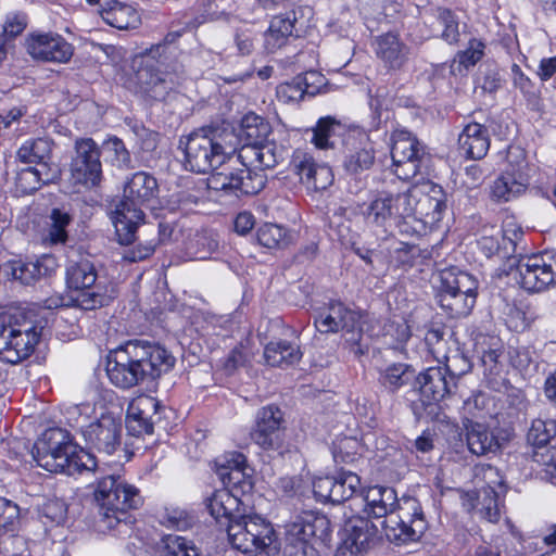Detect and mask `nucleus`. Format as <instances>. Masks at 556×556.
Instances as JSON below:
<instances>
[{
	"mask_svg": "<svg viewBox=\"0 0 556 556\" xmlns=\"http://www.w3.org/2000/svg\"><path fill=\"white\" fill-rule=\"evenodd\" d=\"M442 188L427 181L406 190L379 192L364 208L365 222L384 231L397 228L405 235L422 236L442 219L445 208Z\"/></svg>",
	"mask_w": 556,
	"mask_h": 556,
	"instance_id": "nucleus-1",
	"label": "nucleus"
},
{
	"mask_svg": "<svg viewBox=\"0 0 556 556\" xmlns=\"http://www.w3.org/2000/svg\"><path fill=\"white\" fill-rule=\"evenodd\" d=\"M364 511L380 520V528L390 542H415L427 529L419 501L413 496L399 498L393 488L369 486L364 492Z\"/></svg>",
	"mask_w": 556,
	"mask_h": 556,
	"instance_id": "nucleus-2",
	"label": "nucleus"
},
{
	"mask_svg": "<svg viewBox=\"0 0 556 556\" xmlns=\"http://www.w3.org/2000/svg\"><path fill=\"white\" fill-rule=\"evenodd\" d=\"M185 150V166L195 173H208L226 163H237L238 136L233 128L204 127L180 141Z\"/></svg>",
	"mask_w": 556,
	"mask_h": 556,
	"instance_id": "nucleus-3",
	"label": "nucleus"
},
{
	"mask_svg": "<svg viewBox=\"0 0 556 556\" xmlns=\"http://www.w3.org/2000/svg\"><path fill=\"white\" fill-rule=\"evenodd\" d=\"M31 454L37 465L49 472L74 476L97 468L96 457L73 443L62 428L47 429L35 442Z\"/></svg>",
	"mask_w": 556,
	"mask_h": 556,
	"instance_id": "nucleus-4",
	"label": "nucleus"
},
{
	"mask_svg": "<svg viewBox=\"0 0 556 556\" xmlns=\"http://www.w3.org/2000/svg\"><path fill=\"white\" fill-rule=\"evenodd\" d=\"M106 431L112 435V443L106 442V455L117 450L121 452L116 470L112 473H106V479L111 480V489L106 491V528H113L119 523L127 527L128 522H130L128 511L137 509L142 504V498L136 486L121 480L119 471H122L124 463L128 462L131 456L125 448L119 446L121 420L116 421L113 418L111 425L106 426Z\"/></svg>",
	"mask_w": 556,
	"mask_h": 556,
	"instance_id": "nucleus-5",
	"label": "nucleus"
},
{
	"mask_svg": "<svg viewBox=\"0 0 556 556\" xmlns=\"http://www.w3.org/2000/svg\"><path fill=\"white\" fill-rule=\"evenodd\" d=\"M227 527L231 546L250 556H256L270 548L276 549L277 535L274 527L260 515L252 514L249 506Z\"/></svg>",
	"mask_w": 556,
	"mask_h": 556,
	"instance_id": "nucleus-6",
	"label": "nucleus"
},
{
	"mask_svg": "<svg viewBox=\"0 0 556 556\" xmlns=\"http://www.w3.org/2000/svg\"><path fill=\"white\" fill-rule=\"evenodd\" d=\"M478 281L476 278L455 267L440 273L437 300L442 309L453 318L470 314L477 300Z\"/></svg>",
	"mask_w": 556,
	"mask_h": 556,
	"instance_id": "nucleus-7",
	"label": "nucleus"
},
{
	"mask_svg": "<svg viewBox=\"0 0 556 556\" xmlns=\"http://www.w3.org/2000/svg\"><path fill=\"white\" fill-rule=\"evenodd\" d=\"M42 332V327L31 320L10 317L0 327V358L9 364H17L34 351Z\"/></svg>",
	"mask_w": 556,
	"mask_h": 556,
	"instance_id": "nucleus-8",
	"label": "nucleus"
},
{
	"mask_svg": "<svg viewBox=\"0 0 556 556\" xmlns=\"http://www.w3.org/2000/svg\"><path fill=\"white\" fill-rule=\"evenodd\" d=\"M516 280L529 292H541L556 285V251L545 250L522 257L517 265Z\"/></svg>",
	"mask_w": 556,
	"mask_h": 556,
	"instance_id": "nucleus-9",
	"label": "nucleus"
},
{
	"mask_svg": "<svg viewBox=\"0 0 556 556\" xmlns=\"http://www.w3.org/2000/svg\"><path fill=\"white\" fill-rule=\"evenodd\" d=\"M325 517L309 514L296 517L286 525L285 556H318L315 547L317 531L326 528Z\"/></svg>",
	"mask_w": 556,
	"mask_h": 556,
	"instance_id": "nucleus-10",
	"label": "nucleus"
},
{
	"mask_svg": "<svg viewBox=\"0 0 556 556\" xmlns=\"http://www.w3.org/2000/svg\"><path fill=\"white\" fill-rule=\"evenodd\" d=\"M391 155L393 173L402 180L415 177L427 157L424 146L406 129L393 131Z\"/></svg>",
	"mask_w": 556,
	"mask_h": 556,
	"instance_id": "nucleus-11",
	"label": "nucleus"
},
{
	"mask_svg": "<svg viewBox=\"0 0 556 556\" xmlns=\"http://www.w3.org/2000/svg\"><path fill=\"white\" fill-rule=\"evenodd\" d=\"M315 326L323 333L345 331L351 333V341L356 346L355 354H361L358 342L362 338L361 314L350 309L341 302H330L327 311L320 313L315 319Z\"/></svg>",
	"mask_w": 556,
	"mask_h": 556,
	"instance_id": "nucleus-12",
	"label": "nucleus"
},
{
	"mask_svg": "<svg viewBox=\"0 0 556 556\" xmlns=\"http://www.w3.org/2000/svg\"><path fill=\"white\" fill-rule=\"evenodd\" d=\"M76 155L71 163V179L75 185L90 188L101 181V151L97 143L85 138L76 141Z\"/></svg>",
	"mask_w": 556,
	"mask_h": 556,
	"instance_id": "nucleus-13",
	"label": "nucleus"
},
{
	"mask_svg": "<svg viewBox=\"0 0 556 556\" xmlns=\"http://www.w3.org/2000/svg\"><path fill=\"white\" fill-rule=\"evenodd\" d=\"M285 431L282 410L275 405H267L257 410L251 439L265 451H277L283 445Z\"/></svg>",
	"mask_w": 556,
	"mask_h": 556,
	"instance_id": "nucleus-14",
	"label": "nucleus"
},
{
	"mask_svg": "<svg viewBox=\"0 0 556 556\" xmlns=\"http://www.w3.org/2000/svg\"><path fill=\"white\" fill-rule=\"evenodd\" d=\"M132 352L134 349L128 341L124 345L110 350L106 355V376L116 387L130 388L143 379V370L135 361Z\"/></svg>",
	"mask_w": 556,
	"mask_h": 556,
	"instance_id": "nucleus-15",
	"label": "nucleus"
},
{
	"mask_svg": "<svg viewBox=\"0 0 556 556\" xmlns=\"http://www.w3.org/2000/svg\"><path fill=\"white\" fill-rule=\"evenodd\" d=\"M290 165L308 191H324L333 182L332 169L325 163H317L305 150H294Z\"/></svg>",
	"mask_w": 556,
	"mask_h": 556,
	"instance_id": "nucleus-16",
	"label": "nucleus"
},
{
	"mask_svg": "<svg viewBox=\"0 0 556 556\" xmlns=\"http://www.w3.org/2000/svg\"><path fill=\"white\" fill-rule=\"evenodd\" d=\"M375 147L370 135L359 128L353 127L348 130L344 138V161L346 172L357 174L369 169L375 162Z\"/></svg>",
	"mask_w": 556,
	"mask_h": 556,
	"instance_id": "nucleus-17",
	"label": "nucleus"
},
{
	"mask_svg": "<svg viewBox=\"0 0 556 556\" xmlns=\"http://www.w3.org/2000/svg\"><path fill=\"white\" fill-rule=\"evenodd\" d=\"M458 363L454 364V367L448 369L447 363L444 367H429L424 372H420L417 377V384L419 388L421 401L425 405H429L432 402H439L443 400L452 391V387L455 386V376L463 375L459 372Z\"/></svg>",
	"mask_w": 556,
	"mask_h": 556,
	"instance_id": "nucleus-18",
	"label": "nucleus"
},
{
	"mask_svg": "<svg viewBox=\"0 0 556 556\" xmlns=\"http://www.w3.org/2000/svg\"><path fill=\"white\" fill-rule=\"evenodd\" d=\"M485 485L478 491L475 508L490 522H497L501 517V498L506 493L504 479L498 469L488 465L482 468Z\"/></svg>",
	"mask_w": 556,
	"mask_h": 556,
	"instance_id": "nucleus-19",
	"label": "nucleus"
},
{
	"mask_svg": "<svg viewBox=\"0 0 556 556\" xmlns=\"http://www.w3.org/2000/svg\"><path fill=\"white\" fill-rule=\"evenodd\" d=\"M96 279L94 267L88 260L68 263L66 267V285L72 290L84 291L77 298L79 305L84 309H94L98 306H102L103 296L89 291L94 285Z\"/></svg>",
	"mask_w": 556,
	"mask_h": 556,
	"instance_id": "nucleus-20",
	"label": "nucleus"
},
{
	"mask_svg": "<svg viewBox=\"0 0 556 556\" xmlns=\"http://www.w3.org/2000/svg\"><path fill=\"white\" fill-rule=\"evenodd\" d=\"M27 52L33 59L66 63L73 55V46L67 42L61 35L47 33V34H33L26 39Z\"/></svg>",
	"mask_w": 556,
	"mask_h": 556,
	"instance_id": "nucleus-21",
	"label": "nucleus"
},
{
	"mask_svg": "<svg viewBox=\"0 0 556 556\" xmlns=\"http://www.w3.org/2000/svg\"><path fill=\"white\" fill-rule=\"evenodd\" d=\"M135 62L139 64L136 72L139 91L151 99L164 100L174 88L173 78L168 74L156 71L154 62L146 54L138 56Z\"/></svg>",
	"mask_w": 556,
	"mask_h": 556,
	"instance_id": "nucleus-22",
	"label": "nucleus"
},
{
	"mask_svg": "<svg viewBox=\"0 0 556 556\" xmlns=\"http://www.w3.org/2000/svg\"><path fill=\"white\" fill-rule=\"evenodd\" d=\"M134 349L132 356L143 370V378H156L168 371L175 358L161 345L144 341H130Z\"/></svg>",
	"mask_w": 556,
	"mask_h": 556,
	"instance_id": "nucleus-23",
	"label": "nucleus"
},
{
	"mask_svg": "<svg viewBox=\"0 0 556 556\" xmlns=\"http://www.w3.org/2000/svg\"><path fill=\"white\" fill-rule=\"evenodd\" d=\"M237 151L236 162L250 170L273 168L283 156L282 148L266 140L255 144H243Z\"/></svg>",
	"mask_w": 556,
	"mask_h": 556,
	"instance_id": "nucleus-24",
	"label": "nucleus"
},
{
	"mask_svg": "<svg viewBox=\"0 0 556 556\" xmlns=\"http://www.w3.org/2000/svg\"><path fill=\"white\" fill-rule=\"evenodd\" d=\"M159 403L156 399L150 395L141 394L134 397L127 406L126 429L129 434L139 437L151 434L153 432L152 416L157 410Z\"/></svg>",
	"mask_w": 556,
	"mask_h": 556,
	"instance_id": "nucleus-25",
	"label": "nucleus"
},
{
	"mask_svg": "<svg viewBox=\"0 0 556 556\" xmlns=\"http://www.w3.org/2000/svg\"><path fill=\"white\" fill-rule=\"evenodd\" d=\"M378 532V526L369 519L361 516L351 517L343 527V545L356 556L369 548Z\"/></svg>",
	"mask_w": 556,
	"mask_h": 556,
	"instance_id": "nucleus-26",
	"label": "nucleus"
},
{
	"mask_svg": "<svg viewBox=\"0 0 556 556\" xmlns=\"http://www.w3.org/2000/svg\"><path fill=\"white\" fill-rule=\"evenodd\" d=\"M111 219L118 243L128 245L135 241L137 229L144 222V214L136 203L123 200L116 206Z\"/></svg>",
	"mask_w": 556,
	"mask_h": 556,
	"instance_id": "nucleus-27",
	"label": "nucleus"
},
{
	"mask_svg": "<svg viewBox=\"0 0 556 556\" xmlns=\"http://www.w3.org/2000/svg\"><path fill=\"white\" fill-rule=\"evenodd\" d=\"M249 506L245 501L227 489L215 491L206 500V507L212 517L227 526L237 519L243 511L242 507Z\"/></svg>",
	"mask_w": 556,
	"mask_h": 556,
	"instance_id": "nucleus-28",
	"label": "nucleus"
},
{
	"mask_svg": "<svg viewBox=\"0 0 556 556\" xmlns=\"http://www.w3.org/2000/svg\"><path fill=\"white\" fill-rule=\"evenodd\" d=\"M55 267V258L51 255H43L36 261H10L8 263V274L23 285H31L41 277L50 275Z\"/></svg>",
	"mask_w": 556,
	"mask_h": 556,
	"instance_id": "nucleus-29",
	"label": "nucleus"
},
{
	"mask_svg": "<svg viewBox=\"0 0 556 556\" xmlns=\"http://www.w3.org/2000/svg\"><path fill=\"white\" fill-rule=\"evenodd\" d=\"M377 58L389 68H401L409 55V48L396 34L387 33L378 36L374 42Z\"/></svg>",
	"mask_w": 556,
	"mask_h": 556,
	"instance_id": "nucleus-30",
	"label": "nucleus"
},
{
	"mask_svg": "<svg viewBox=\"0 0 556 556\" xmlns=\"http://www.w3.org/2000/svg\"><path fill=\"white\" fill-rule=\"evenodd\" d=\"M486 127L479 123L467 124L458 136V146L467 159L482 160L490 149Z\"/></svg>",
	"mask_w": 556,
	"mask_h": 556,
	"instance_id": "nucleus-31",
	"label": "nucleus"
},
{
	"mask_svg": "<svg viewBox=\"0 0 556 556\" xmlns=\"http://www.w3.org/2000/svg\"><path fill=\"white\" fill-rule=\"evenodd\" d=\"M530 185L528 176L503 170L490 186V198L496 203H505L522 195Z\"/></svg>",
	"mask_w": 556,
	"mask_h": 556,
	"instance_id": "nucleus-32",
	"label": "nucleus"
},
{
	"mask_svg": "<svg viewBox=\"0 0 556 556\" xmlns=\"http://www.w3.org/2000/svg\"><path fill=\"white\" fill-rule=\"evenodd\" d=\"M476 352L480 355L484 367V375L491 378L500 376L503 371V343L500 339L490 336H479L475 343Z\"/></svg>",
	"mask_w": 556,
	"mask_h": 556,
	"instance_id": "nucleus-33",
	"label": "nucleus"
},
{
	"mask_svg": "<svg viewBox=\"0 0 556 556\" xmlns=\"http://www.w3.org/2000/svg\"><path fill=\"white\" fill-rule=\"evenodd\" d=\"M303 27L296 18V11L274 16L265 36L267 48L271 51L280 48L290 36H299Z\"/></svg>",
	"mask_w": 556,
	"mask_h": 556,
	"instance_id": "nucleus-34",
	"label": "nucleus"
},
{
	"mask_svg": "<svg viewBox=\"0 0 556 556\" xmlns=\"http://www.w3.org/2000/svg\"><path fill=\"white\" fill-rule=\"evenodd\" d=\"M157 181L146 172H138L131 176L124 187V200L142 205L156 197Z\"/></svg>",
	"mask_w": 556,
	"mask_h": 556,
	"instance_id": "nucleus-35",
	"label": "nucleus"
},
{
	"mask_svg": "<svg viewBox=\"0 0 556 556\" xmlns=\"http://www.w3.org/2000/svg\"><path fill=\"white\" fill-rule=\"evenodd\" d=\"M106 24L119 30L134 29L141 24V17L131 5L106 0Z\"/></svg>",
	"mask_w": 556,
	"mask_h": 556,
	"instance_id": "nucleus-36",
	"label": "nucleus"
},
{
	"mask_svg": "<svg viewBox=\"0 0 556 556\" xmlns=\"http://www.w3.org/2000/svg\"><path fill=\"white\" fill-rule=\"evenodd\" d=\"M466 430L468 448L472 454L485 455L498 448L497 438L483 424L468 421Z\"/></svg>",
	"mask_w": 556,
	"mask_h": 556,
	"instance_id": "nucleus-37",
	"label": "nucleus"
},
{
	"mask_svg": "<svg viewBox=\"0 0 556 556\" xmlns=\"http://www.w3.org/2000/svg\"><path fill=\"white\" fill-rule=\"evenodd\" d=\"M270 134V125L260 115L250 112L247 113L240 123L238 136V146L241 140H244V144H255L266 140Z\"/></svg>",
	"mask_w": 556,
	"mask_h": 556,
	"instance_id": "nucleus-38",
	"label": "nucleus"
},
{
	"mask_svg": "<svg viewBox=\"0 0 556 556\" xmlns=\"http://www.w3.org/2000/svg\"><path fill=\"white\" fill-rule=\"evenodd\" d=\"M425 342L429 348L430 353L439 363H447V368L454 367L455 363H462L463 367L459 372H467L470 369L469 362L459 353L447 356L445 353V342L443 340V332L440 329H429L425 336Z\"/></svg>",
	"mask_w": 556,
	"mask_h": 556,
	"instance_id": "nucleus-39",
	"label": "nucleus"
},
{
	"mask_svg": "<svg viewBox=\"0 0 556 556\" xmlns=\"http://www.w3.org/2000/svg\"><path fill=\"white\" fill-rule=\"evenodd\" d=\"M52 151V142L47 138L26 140L18 149V160L27 164H39L42 169H49L47 160Z\"/></svg>",
	"mask_w": 556,
	"mask_h": 556,
	"instance_id": "nucleus-40",
	"label": "nucleus"
},
{
	"mask_svg": "<svg viewBox=\"0 0 556 556\" xmlns=\"http://www.w3.org/2000/svg\"><path fill=\"white\" fill-rule=\"evenodd\" d=\"M342 125L330 116L320 117L313 130L311 142L319 150L334 148L336 137L341 135Z\"/></svg>",
	"mask_w": 556,
	"mask_h": 556,
	"instance_id": "nucleus-41",
	"label": "nucleus"
},
{
	"mask_svg": "<svg viewBox=\"0 0 556 556\" xmlns=\"http://www.w3.org/2000/svg\"><path fill=\"white\" fill-rule=\"evenodd\" d=\"M366 446L356 437H338L332 442V455L337 463L353 464L364 456Z\"/></svg>",
	"mask_w": 556,
	"mask_h": 556,
	"instance_id": "nucleus-42",
	"label": "nucleus"
},
{
	"mask_svg": "<svg viewBox=\"0 0 556 556\" xmlns=\"http://www.w3.org/2000/svg\"><path fill=\"white\" fill-rule=\"evenodd\" d=\"M300 357L299 348L287 341L270 342L264 350L265 362L273 367L294 364Z\"/></svg>",
	"mask_w": 556,
	"mask_h": 556,
	"instance_id": "nucleus-43",
	"label": "nucleus"
},
{
	"mask_svg": "<svg viewBox=\"0 0 556 556\" xmlns=\"http://www.w3.org/2000/svg\"><path fill=\"white\" fill-rule=\"evenodd\" d=\"M55 177V173L50 169H42V167H27L18 172L16 177V187L24 194H30L42 185L51 182Z\"/></svg>",
	"mask_w": 556,
	"mask_h": 556,
	"instance_id": "nucleus-44",
	"label": "nucleus"
},
{
	"mask_svg": "<svg viewBox=\"0 0 556 556\" xmlns=\"http://www.w3.org/2000/svg\"><path fill=\"white\" fill-rule=\"evenodd\" d=\"M556 437V421L551 418H536L532 421L527 440L539 452H544L547 444Z\"/></svg>",
	"mask_w": 556,
	"mask_h": 556,
	"instance_id": "nucleus-45",
	"label": "nucleus"
},
{
	"mask_svg": "<svg viewBox=\"0 0 556 556\" xmlns=\"http://www.w3.org/2000/svg\"><path fill=\"white\" fill-rule=\"evenodd\" d=\"M219 478L227 490L243 500L253 490L252 469L249 466L241 470L219 471Z\"/></svg>",
	"mask_w": 556,
	"mask_h": 556,
	"instance_id": "nucleus-46",
	"label": "nucleus"
},
{
	"mask_svg": "<svg viewBox=\"0 0 556 556\" xmlns=\"http://www.w3.org/2000/svg\"><path fill=\"white\" fill-rule=\"evenodd\" d=\"M231 194L240 197L241 194H255L264 186L262 177L253 178L249 168L243 167L231 172Z\"/></svg>",
	"mask_w": 556,
	"mask_h": 556,
	"instance_id": "nucleus-47",
	"label": "nucleus"
},
{
	"mask_svg": "<svg viewBox=\"0 0 556 556\" xmlns=\"http://www.w3.org/2000/svg\"><path fill=\"white\" fill-rule=\"evenodd\" d=\"M49 218L50 224L45 241L49 244L65 243L67 240V227L72 222V216L61 208H53Z\"/></svg>",
	"mask_w": 556,
	"mask_h": 556,
	"instance_id": "nucleus-48",
	"label": "nucleus"
},
{
	"mask_svg": "<svg viewBox=\"0 0 556 556\" xmlns=\"http://www.w3.org/2000/svg\"><path fill=\"white\" fill-rule=\"evenodd\" d=\"M334 480L336 503H342L350 500L361 490V478L355 472L341 470L334 476Z\"/></svg>",
	"mask_w": 556,
	"mask_h": 556,
	"instance_id": "nucleus-49",
	"label": "nucleus"
},
{
	"mask_svg": "<svg viewBox=\"0 0 556 556\" xmlns=\"http://www.w3.org/2000/svg\"><path fill=\"white\" fill-rule=\"evenodd\" d=\"M410 378L409 366L405 364H392L381 371L379 380L381 384L390 390L396 391L408 383Z\"/></svg>",
	"mask_w": 556,
	"mask_h": 556,
	"instance_id": "nucleus-50",
	"label": "nucleus"
},
{
	"mask_svg": "<svg viewBox=\"0 0 556 556\" xmlns=\"http://www.w3.org/2000/svg\"><path fill=\"white\" fill-rule=\"evenodd\" d=\"M164 556H201L198 547L186 538L168 534L164 538Z\"/></svg>",
	"mask_w": 556,
	"mask_h": 556,
	"instance_id": "nucleus-51",
	"label": "nucleus"
},
{
	"mask_svg": "<svg viewBox=\"0 0 556 556\" xmlns=\"http://www.w3.org/2000/svg\"><path fill=\"white\" fill-rule=\"evenodd\" d=\"M506 166L503 170L513 172L516 175L530 178V167L527 161V152L520 146H509L505 152Z\"/></svg>",
	"mask_w": 556,
	"mask_h": 556,
	"instance_id": "nucleus-52",
	"label": "nucleus"
},
{
	"mask_svg": "<svg viewBox=\"0 0 556 556\" xmlns=\"http://www.w3.org/2000/svg\"><path fill=\"white\" fill-rule=\"evenodd\" d=\"M257 241L263 247L274 249L287 243V231L276 224H265L257 230Z\"/></svg>",
	"mask_w": 556,
	"mask_h": 556,
	"instance_id": "nucleus-53",
	"label": "nucleus"
},
{
	"mask_svg": "<svg viewBox=\"0 0 556 556\" xmlns=\"http://www.w3.org/2000/svg\"><path fill=\"white\" fill-rule=\"evenodd\" d=\"M484 43L478 39H471L468 42V47L458 51L454 58V64H458V68L460 67L468 70L469 67L475 66L484 55Z\"/></svg>",
	"mask_w": 556,
	"mask_h": 556,
	"instance_id": "nucleus-54",
	"label": "nucleus"
},
{
	"mask_svg": "<svg viewBox=\"0 0 556 556\" xmlns=\"http://www.w3.org/2000/svg\"><path fill=\"white\" fill-rule=\"evenodd\" d=\"M106 161L118 168L128 167L130 164V154L125 144L116 137L106 139Z\"/></svg>",
	"mask_w": 556,
	"mask_h": 556,
	"instance_id": "nucleus-55",
	"label": "nucleus"
},
{
	"mask_svg": "<svg viewBox=\"0 0 556 556\" xmlns=\"http://www.w3.org/2000/svg\"><path fill=\"white\" fill-rule=\"evenodd\" d=\"M20 523V507L4 498L0 497V529L5 532H13Z\"/></svg>",
	"mask_w": 556,
	"mask_h": 556,
	"instance_id": "nucleus-56",
	"label": "nucleus"
},
{
	"mask_svg": "<svg viewBox=\"0 0 556 556\" xmlns=\"http://www.w3.org/2000/svg\"><path fill=\"white\" fill-rule=\"evenodd\" d=\"M305 90L301 81H298L296 76L292 80L282 83L277 87V97L285 103L300 101L306 94Z\"/></svg>",
	"mask_w": 556,
	"mask_h": 556,
	"instance_id": "nucleus-57",
	"label": "nucleus"
},
{
	"mask_svg": "<svg viewBox=\"0 0 556 556\" xmlns=\"http://www.w3.org/2000/svg\"><path fill=\"white\" fill-rule=\"evenodd\" d=\"M439 21L443 25L442 38L450 45L459 39L458 21L450 10L439 12Z\"/></svg>",
	"mask_w": 556,
	"mask_h": 556,
	"instance_id": "nucleus-58",
	"label": "nucleus"
},
{
	"mask_svg": "<svg viewBox=\"0 0 556 556\" xmlns=\"http://www.w3.org/2000/svg\"><path fill=\"white\" fill-rule=\"evenodd\" d=\"M533 460L543 467L545 476L556 485V448L534 451Z\"/></svg>",
	"mask_w": 556,
	"mask_h": 556,
	"instance_id": "nucleus-59",
	"label": "nucleus"
},
{
	"mask_svg": "<svg viewBox=\"0 0 556 556\" xmlns=\"http://www.w3.org/2000/svg\"><path fill=\"white\" fill-rule=\"evenodd\" d=\"M215 465L218 476L219 471L241 470L248 466L245 456L239 452H230L224 454L216 459Z\"/></svg>",
	"mask_w": 556,
	"mask_h": 556,
	"instance_id": "nucleus-60",
	"label": "nucleus"
},
{
	"mask_svg": "<svg viewBox=\"0 0 556 556\" xmlns=\"http://www.w3.org/2000/svg\"><path fill=\"white\" fill-rule=\"evenodd\" d=\"M334 477H317L313 481V492L320 502H334Z\"/></svg>",
	"mask_w": 556,
	"mask_h": 556,
	"instance_id": "nucleus-61",
	"label": "nucleus"
},
{
	"mask_svg": "<svg viewBox=\"0 0 556 556\" xmlns=\"http://www.w3.org/2000/svg\"><path fill=\"white\" fill-rule=\"evenodd\" d=\"M27 21L23 14H10L3 24L2 31L5 42L8 39L15 38L26 28Z\"/></svg>",
	"mask_w": 556,
	"mask_h": 556,
	"instance_id": "nucleus-62",
	"label": "nucleus"
},
{
	"mask_svg": "<svg viewBox=\"0 0 556 556\" xmlns=\"http://www.w3.org/2000/svg\"><path fill=\"white\" fill-rule=\"evenodd\" d=\"M298 81H301L303 87L307 89L305 90L306 94L315 96L324 87L325 77L316 71H308L304 74L298 75Z\"/></svg>",
	"mask_w": 556,
	"mask_h": 556,
	"instance_id": "nucleus-63",
	"label": "nucleus"
},
{
	"mask_svg": "<svg viewBox=\"0 0 556 556\" xmlns=\"http://www.w3.org/2000/svg\"><path fill=\"white\" fill-rule=\"evenodd\" d=\"M490 399L484 393H476L464 402V410L471 417H479L486 409Z\"/></svg>",
	"mask_w": 556,
	"mask_h": 556,
	"instance_id": "nucleus-64",
	"label": "nucleus"
}]
</instances>
